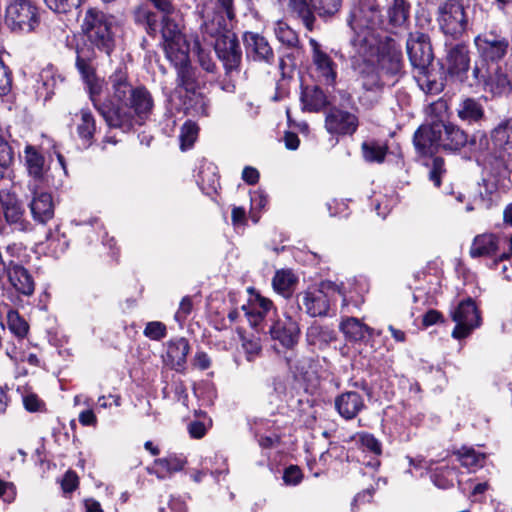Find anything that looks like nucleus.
<instances>
[{
    "instance_id": "4be33fe9",
    "label": "nucleus",
    "mask_w": 512,
    "mask_h": 512,
    "mask_svg": "<svg viewBox=\"0 0 512 512\" xmlns=\"http://www.w3.org/2000/svg\"><path fill=\"white\" fill-rule=\"evenodd\" d=\"M25 165L30 177L28 184L38 183L46 184V167L44 157L36 150L35 147L27 145L24 151Z\"/></svg>"
},
{
    "instance_id": "8fccbe9b",
    "label": "nucleus",
    "mask_w": 512,
    "mask_h": 512,
    "mask_svg": "<svg viewBox=\"0 0 512 512\" xmlns=\"http://www.w3.org/2000/svg\"><path fill=\"white\" fill-rule=\"evenodd\" d=\"M215 167L212 164H207L206 166H202L198 173V183L204 189L205 186L209 189H216V184L218 183V178L215 173Z\"/></svg>"
},
{
    "instance_id": "4468645a",
    "label": "nucleus",
    "mask_w": 512,
    "mask_h": 512,
    "mask_svg": "<svg viewBox=\"0 0 512 512\" xmlns=\"http://www.w3.org/2000/svg\"><path fill=\"white\" fill-rule=\"evenodd\" d=\"M45 184L30 183L28 189L32 193L30 210L33 218L46 223L54 216V203L52 195L43 189Z\"/></svg>"
},
{
    "instance_id": "393cba45",
    "label": "nucleus",
    "mask_w": 512,
    "mask_h": 512,
    "mask_svg": "<svg viewBox=\"0 0 512 512\" xmlns=\"http://www.w3.org/2000/svg\"><path fill=\"white\" fill-rule=\"evenodd\" d=\"M413 142L420 154H432L442 147V130H416Z\"/></svg>"
},
{
    "instance_id": "e2e57ef3",
    "label": "nucleus",
    "mask_w": 512,
    "mask_h": 512,
    "mask_svg": "<svg viewBox=\"0 0 512 512\" xmlns=\"http://www.w3.org/2000/svg\"><path fill=\"white\" fill-rule=\"evenodd\" d=\"M302 479L301 470L297 466H290L285 469L283 480L287 485H297Z\"/></svg>"
},
{
    "instance_id": "680f3d73",
    "label": "nucleus",
    "mask_w": 512,
    "mask_h": 512,
    "mask_svg": "<svg viewBox=\"0 0 512 512\" xmlns=\"http://www.w3.org/2000/svg\"><path fill=\"white\" fill-rule=\"evenodd\" d=\"M198 130H181L179 135L180 149L186 151L190 149L198 137Z\"/></svg>"
},
{
    "instance_id": "f8f14e48",
    "label": "nucleus",
    "mask_w": 512,
    "mask_h": 512,
    "mask_svg": "<svg viewBox=\"0 0 512 512\" xmlns=\"http://www.w3.org/2000/svg\"><path fill=\"white\" fill-rule=\"evenodd\" d=\"M94 58V51L90 48H80L77 50L76 68L86 84L90 99L93 102L95 101V96L99 95L102 89L101 80L97 77L93 64Z\"/></svg>"
},
{
    "instance_id": "0eeeda50",
    "label": "nucleus",
    "mask_w": 512,
    "mask_h": 512,
    "mask_svg": "<svg viewBox=\"0 0 512 512\" xmlns=\"http://www.w3.org/2000/svg\"><path fill=\"white\" fill-rule=\"evenodd\" d=\"M110 112L116 117L118 122H113L112 118L108 122L109 128H117L125 123L128 115V70L125 64L121 65L110 76Z\"/></svg>"
},
{
    "instance_id": "9b49d317",
    "label": "nucleus",
    "mask_w": 512,
    "mask_h": 512,
    "mask_svg": "<svg viewBox=\"0 0 512 512\" xmlns=\"http://www.w3.org/2000/svg\"><path fill=\"white\" fill-rule=\"evenodd\" d=\"M503 249H509L512 253V236L499 237L492 233H484L477 235L470 247V256L477 257H491L499 255Z\"/></svg>"
},
{
    "instance_id": "052dcab7",
    "label": "nucleus",
    "mask_w": 512,
    "mask_h": 512,
    "mask_svg": "<svg viewBox=\"0 0 512 512\" xmlns=\"http://www.w3.org/2000/svg\"><path fill=\"white\" fill-rule=\"evenodd\" d=\"M192 307H193L192 299L189 296H185L181 300L179 308L175 313V316H174L175 320L179 324H182L186 320L188 315L191 313Z\"/></svg>"
},
{
    "instance_id": "2eb2a0df",
    "label": "nucleus",
    "mask_w": 512,
    "mask_h": 512,
    "mask_svg": "<svg viewBox=\"0 0 512 512\" xmlns=\"http://www.w3.org/2000/svg\"><path fill=\"white\" fill-rule=\"evenodd\" d=\"M272 339L277 340L286 348H293L297 343L300 335V327L298 320L289 313H284L269 328Z\"/></svg>"
},
{
    "instance_id": "f3484780",
    "label": "nucleus",
    "mask_w": 512,
    "mask_h": 512,
    "mask_svg": "<svg viewBox=\"0 0 512 512\" xmlns=\"http://www.w3.org/2000/svg\"><path fill=\"white\" fill-rule=\"evenodd\" d=\"M309 44L312 48V61L316 67L318 77L324 83L332 85L336 78L335 64L330 56L321 50L320 44L310 38Z\"/></svg>"
},
{
    "instance_id": "3c124183",
    "label": "nucleus",
    "mask_w": 512,
    "mask_h": 512,
    "mask_svg": "<svg viewBox=\"0 0 512 512\" xmlns=\"http://www.w3.org/2000/svg\"><path fill=\"white\" fill-rule=\"evenodd\" d=\"M40 82L43 88L46 90V98L51 97L54 94V89L58 82H62L63 79L54 73L52 69H44L41 71Z\"/></svg>"
},
{
    "instance_id": "a878e982",
    "label": "nucleus",
    "mask_w": 512,
    "mask_h": 512,
    "mask_svg": "<svg viewBox=\"0 0 512 512\" xmlns=\"http://www.w3.org/2000/svg\"><path fill=\"white\" fill-rule=\"evenodd\" d=\"M6 272L11 285L24 295H31L34 291V282L28 271L13 262H10L6 268Z\"/></svg>"
},
{
    "instance_id": "cd10ccee",
    "label": "nucleus",
    "mask_w": 512,
    "mask_h": 512,
    "mask_svg": "<svg viewBox=\"0 0 512 512\" xmlns=\"http://www.w3.org/2000/svg\"><path fill=\"white\" fill-rule=\"evenodd\" d=\"M448 71L451 74H465L470 66L467 46L459 44L450 49L447 55Z\"/></svg>"
},
{
    "instance_id": "aec40b11",
    "label": "nucleus",
    "mask_w": 512,
    "mask_h": 512,
    "mask_svg": "<svg viewBox=\"0 0 512 512\" xmlns=\"http://www.w3.org/2000/svg\"><path fill=\"white\" fill-rule=\"evenodd\" d=\"M364 408V398L356 391L344 392L335 399V409L345 420L354 419Z\"/></svg>"
},
{
    "instance_id": "de8ad7c7",
    "label": "nucleus",
    "mask_w": 512,
    "mask_h": 512,
    "mask_svg": "<svg viewBox=\"0 0 512 512\" xmlns=\"http://www.w3.org/2000/svg\"><path fill=\"white\" fill-rule=\"evenodd\" d=\"M7 321L10 331L17 337L22 338L27 334L28 324L20 317L17 311H9L7 314Z\"/></svg>"
},
{
    "instance_id": "ea45409f",
    "label": "nucleus",
    "mask_w": 512,
    "mask_h": 512,
    "mask_svg": "<svg viewBox=\"0 0 512 512\" xmlns=\"http://www.w3.org/2000/svg\"><path fill=\"white\" fill-rule=\"evenodd\" d=\"M409 15V4L405 0H392L388 10L390 23L400 26L405 23Z\"/></svg>"
},
{
    "instance_id": "7c9ffc66",
    "label": "nucleus",
    "mask_w": 512,
    "mask_h": 512,
    "mask_svg": "<svg viewBox=\"0 0 512 512\" xmlns=\"http://www.w3.org/2000/svg\"><path fill=\"white\" fill-rule=\"evenodd\" d=\"M340 330L344 333L349 341H361L367 335H371L373 329L363 324L359 319L348 317L342 320Z\"/></svg>"
},
{
    "instance_id": "4c0bfd02",
    "label": "nucleus",
    "mask_w": 512,
    "mask_h": 512,
    "mask_svg": "<svg viewBox=\"0 0 512 512\" xmlns=\"http://www.w3.org/2000/svg\"><path fill=\"white\" fill-rule=\"evenodd\" d=\"M296 281L295 275L290 270H280L273 278V287L284 297H289Z\"/></svg>"
},
{
    "instance_id": "72a5a7b5",
    "label": "nucleus",
    "mask_w": 512,
    "mask_h": 512,
    "mask_svg": "<svg viewBox=\"0 0 512 512\" xmlns=\"http://www.w3.org/2000/svg\"><path fill=\"white\" fill-rule=\"evenodd\" d=\"M377 65L383 76L389 81L390 78L397 75L402 67L401 53L393 51L388 54H382L377 57Z\"/></svg>"
},
{
    "instance_id": "20e7f679",
    "label": "nucleus",
    "mask_w": 512,
    "mask_h": 512,
    "mask_svg": "<svg viewBox=\"0 0 512 512\" xmlns=\"http://www.w3.org/2000/svg\"><path fill=\"white\" fill-rule=\"evenodd\" d=\"M437 23L440 30L454 39L460 38L469 28V19L462 2L446 0L438 6Z\"/></svg>"
},
{
    "instance_id": "c85d7f7f",
    "label": "nucleus",
    "mask_w": 512,
    "mask_h": 512,
    "mask_svg": "<svg viewBox=\"0 0 512 512\" xmlns=\"http://www.w3.org/2000/svg\"><path fill=\"white\" fill-rule=\"evenodd\" d=\"M458 117L469 125L479 124L484 118V109L474 98L463 99L457 107Z\"/></svg>"
},
{
    "instance_id": "79ce46f5",
    "label": "nucleus",
    "mask_w": 512,
    "mask_h": 512,
    "mask_svg": "<svg viewBox=\"0 0 512 512\" xmlns=\"http://www.w3.org/2000/svg\"><path fill=\"white\" fill-rule=\"evenodd\" d=\"M365 160L370 162H382L387 153V146L376 141H365L362 144Z\"/></svg>"
},
{
    "instance_id": "ddd939ff",
    "label": "nucleus",
    "mask_w": 512,
    "mask_h": 512,
    "mask_svg": "<svg viewBox=\"0 0 512 512\" xmlns=\"http://www.w3.org/2000/svg\"><path fill=\"white\" fill-rule=\"evenodd\" d=\"M177 69V87L176 89L181 92L184 90L186 92V97L189 98L190 101L193 98L196 99V103H201L204 105V97L200 92L199 84L197 83L195 71L190 65L189 61V53H185V60L182 63H178L176 60H169Z\"/></svg>"
},
{
    "instance_id": "2f4dec72",
    "label": "nucleus",
    "mask_w": 512,
    "mask_h": 512,
    "mask_svg": "<svg viewBox=\"0 0 512 512\" xmlns=\"http://www.w3.org/2000/svg\"><path fill=\"white\" fill-rule=\"evenodd\" d=\"M326 124L330 128H357L360 123L354 113L332 108L326 116Z\"/></svg>"
},
{
    "instance_id": "a211bd4d",
    "label": "nucleus",
    "mask_w": 512,
    "mask_h": 512,
    "mask_svg": "<svg viewBox=\"0 0 512 512\" xmlns=\"http://www.w3.org/2000/svg\"><path fill=\"white\" fill-rule=\"evenodd\" d=\"M244 43L247 57L252 58L254 61L265 63L273 61L274 53L265 37L257 33L246 32L244 34Z\"/></svg>"
},
{
    "instance_id": "dca6fc26",
    "label": "nucleus",
    "mask_w": 512,
    "mask_h": 512,
    "mask_svg": "<svg viewBox=\"0 0 512 512\" xmlns=\"http://www.w3.org/2000/svg\"><path fill=\"white\" fill-rule=\"evenodd\" d=\"M474 42L480 54L491 61L502 59L509 46L506 38L492 33L477 36Z\"/></svg>"
},
{
    "instance_id": "7ed1b4c3",
    "label": "nucleus",
    "mask_w": 512,
    "mask_h": 512,
    "mask_svg": "<svg viewBox=\"0 0 512 512\" xmlns=\"http://www.w3.org/2000/svg\"><path fill=\"white\" fill-rule=\"evenodd\" d=\"M81 27L91 44L107 54L111 52L115 34L111 18L102 11L90 8L85 13Z\"/></svg>"
},
{
    "instance_id": "4d7b16f0",
    "label": "nucleus",
    "mask_w": 512,
    "mask_h": 512,
    "mask_svg": "<svg viewBox=\"0 0 512 512\" xmlns=\"http://www.w3.org/2000/svg\"><path fill=\"white\" fill-rule=\"evenodd\" d=\"M12 87L11 71L0 58V95H6Z\"/></svg>"
},
{
    "instance_id": "338daca9",
    "label": "nucleus",
    "mask_w": 512,
    "mask_h": 512,
    "mask_svg": "<svg viewBox=\"0 0 512 512\" xmlns=\"http://www.w3.org/2000/svg\"><path fill=\"white\" fill-rule=\"evenodd\" d=\"M281 140L284 141L285 147L289 150H296L300 144L298 135L291 130H286Z\"/></svg>"
},
{
    "instance_id": "bb28decb",
    "label": "nucleus",
    "mask_w": 512,
    "mask_h": 512,
    "mask_svg": "<svg viewBox=\"0 0 512 512\" xmlns=\"http://www.w3.org/2000/svg\"><path fill=\"white\" fill-rule=\"evenodd\" d=\"M190 346L185 338H177L167 343L166 363L175 370H180L186 363Z\"/></svg>"
},
{
    "instance_id": "774afa93",
    "label": "nucleus",
    "mask_w": 512,
    "mask_h": 512,
    "mask_svg": "<svg viewBox=\"0 0 512 512\" xmlns=\"http://www.w3.org/2000/svg\"><path fill=\"white\" fill-rule=\"evenodd\" d=\"M242 179L250 185L256 184L259 180V172L254 167L246 166L242 171Z\"/></svg>"
},
{
    "instance_id": "f257e3e1",
    "label": "nucleus",
    "mask_w": 512,
    "mask_h": 512,
    "mask_svg": "<svg viewBox=\"0 0 512 512\" xmlns=\"http://www.w3.org/2000/svg\"><path fill=\"white\" fill-rule=\"evenodd\" d=\"M354 68L358 72V79L361 82L364 93L360 96V101L366 105H372L377 102L379 93L388 83L383 76L378 65L374 63L371 57L375 56V49L368 46L364 39L355 40Z\"/></svg>"
},
{
    "instance_id": "f704fd0d",
    "label": "nucleus",
    "mask_w": 512,
    "mask_h": 512,
    "mask_svg": "<svg viewBox=\"0 0 512 512\" xmlns=\"http://www.w3.org/2000/svg\"><path fill=\"white\" fill-rule=\"evenodd\" d=\"M301 101L304 109L308 111H319L326 103L324 92L317 86H307L303 89Z\"/></svg>"
},
{
    "instance_id": "13d9d810",
    "label": "nucleus",
    "mask_w": 512,
    "mask_h": 512,
    "mask_svg": "<svg viewBox=\"0 0 512 512\" xmlns=\"http://www.w3.org/2000/svg\"><path fill=\"white\" fill-rule=\"evenodd\" d=\"M23 405L29 412H39L44 408V402L33 392H27L23 396Z\"/></svg>"
},
{
    "instance_id": "6e6552de",
    "label": "nucleus",
    "mask_w": 512,
    "mask_h": 512,
    "mask_svg": "<svg viewBox=\"0 0 512 512\" xmlns=\"http://www.w3.org/2000/svg\"><path fill=\"white\" fill-rule=\"evenodd\" d=\"M6 20L13 31L32 32L39 25L38 9L29 0H14L6 9Z\"/></svg>"
},
{
    "instance_id": "6ab92c4d",
    "label": "nucleus",
    "mask_w": 512,
    "mask_h": 512,
    "mask_svg": "<svg viewBox=\"0 0 512 512\" xmlns=\"http://www.w3.org/2000/svg\"><path fill=\"white\" fill-rule=\"evenodd\" d=\"M187 461L182 455L170 454L154 460L151 466L146 468L150 475H155L159 480L169 478L173 473L182 471Z\"/></svg>"
},
{
    "instance_id": "a18cd8bd",
    "label": "nucleus",
    "mask_w": 512,
    "mask_h": 512,
    "mask_svg": "<svg viewBox=\"0 0 512 512\" xmlns=\"http://www.w3.org/2000/svg\"><path fill=\"white\" fill-rule=\"evenodd\" d=\"M13 153L7 141L0 136V179L9 177Z\"/></svg>"
},
{
    "instance_id": "69168bd1",
    "label": "nucleus",
    "mask_w": 512,
    "mask_h": 512,
    "mask_svg": "<svg viewBox=\"0 0 512 512\" xmlns=\"http://www.w3.org/2000/svg\"><path fill=\"white\" fill-rule=\"evenodd\" d=\"M15 495L14 486L11 483L0 480V499L6 503H10L14 500Z\"/></svg>"
},
{
    "instance_id": "e433bc0d",
    "label": "nucleus",
    "mask_w": 512,
    "mask_h": 512,
    "mask_svg": "<svg viewBox=\"0 0 512 512\" xmlns=\"http://www.w3.org/2000/svg\"><path fill=\"white\" fill-rule=\"evenodd\" d=\"M274 34L277 40L288 48L299 47L298 34L284 21L278 20L274 23Z\"/></svg>"
},
{
    "instance_id": "39448f33",
    "label": "nucleus",
    "mask_w": 512,
    "mask_h": 512,
    "mask_svg": "<svg viewBox=\"0 0 512 512\" xmlns=\"http://www.w3.org/2000/svg\"><path fill=\"white\" fill-rule=\"evenodd\" d=\"M335 293L343 295L341 286L331 281H323L318 288L308 289L298 294V306L311 317L324 316L329 310L331 297Z\"/></svg>"
},
{
    "instance_id": "6e6d98bb",
    "label": "nucleus",
    "mask_w": 512,
    "mask_h": 512,
    "mask_svg": "<svg viewBox=\"0 0 512 512\" xmlns=\"http://www.w3.org/2000/svg\"><path fill=\"white\" fill-rule=\"evenodd\" d=\"M46 6L58 14L68 13L76 4L74 0H43Z\"/></svg>"
},
{
    "instance_id": "37998d69",
    "label": "nucleus",
    "mask_w": 512,
    "mask_h": 512,
    "mask_svg": "<svg viewBox=\"0 0 512 512\" xmlns=\"http://www.w3.org/2000/svg\"><path fill=\"white\" fill-rule=\"evenodd\" d=\"M4 216L8 222L17 223L23 215V209L20 202L11 195L2 199Z\"/></svg>"
},
{
    "instance_id": "c756f323",
    "label": "nucleus",
    "mask_w": 512,
    "mask_h": 512,
    "mask_svg": "<svg viewBox=\"0 0 512 512\" xmlns=\"http://www.w3.org/2000/svg\"><path fill=\"white\" fill-rule=\"evenodd\" d=\"M306 339L309 345L323 349L336 339V335L329 327L313 324L307 329Z\"/></svg>"
},
{
    "instance_id": "c03bdc74",
    "label": "nucleus",
    "mask_w": 512,
    "mask_h": 512,
    "mask_svg": "<svg viewBox=\"0 0 512 512\" xmlns=\"http://www.w3.org/2000/svg\"><path fill=\"white\" fill-rule=\"evenodd\" d=\"M511 256L512 253H510L509 249H503V251L497 255L490 264L491 269L499 270V273L503 278L508 281L512 279V274L509 273L512 271V262L510 260Z\"/></svg>"
},
{
    "instance_id": "473e14b6",
    "label": "nucleus",
    "mask_w": 512,
    "mask_h": 512,
    "mask_svg": "<svg viewBox=\"0 0 512 512\" xmlns=\"http://www.w3.org/2000/svg\"><path fill=\"white\" fill-rule=\"evenodd\" d=\"M427 124L420 125L418 128H448L447 126V107L443 101L431 104L427 110Z\"/></svg>"
},
{
    "instance_id": "a19ab883",
    "label": "nucleus",
    "mask_w": 512,
    "mask_h": 512,
    "mask_svg": "<svg viewBox=\"0 0 512 512\" xmlns=\"http://www.w3.org/2000/svg\"><path fill=\"white\" fill-rule=\"evenodd\" d=\"M289 7L298 14L308 30L313 29L315 17L311 10V4L309 5L306 0H289Z\"/></svg>"
},
{
    "instance_id": "5fc2aeb1",
    "label": "nucleus",
    "mask_w": 512,
    "mask_h": 512,
    "mask_svg": "<svg viewBox=\"0 0 512 512\" xmlns=\"http://www.w3.org/2000/svg\"><path fill=\"white\" fill-rule=\"evenodd\" d=\"M358 439L361 445L368 451L376 455L381 454V443L372 434L360 433L358 434Z\"/></svg>"
},
{
    "instance_id": "864d4df0",
    "label": "nucleus",
    "mask_w": 512,
    "mask_h": 512,
    "mask_svg": "<svg viewBox=\"0 0 512 512\" xmlns=\"http://www.w3.org/2000/svg\"><path fill=\"white\" fill-rule=\"evenodd\" d=\"M166 326L162 322L152 321L147 323L144 335L151 340H161L166 336Z\"/></svg>"
},
{
    "instance_id": "603ef678",
    "label": "nucleus",
    "mask_w": 512,
    "mask_h": 512,
    "mask_svg": "<svg viewBox=\"0 0 512 512\" xmlns=\"http://www.w3.org/2000/svg\"><path fill=\"white\" fill-rule=\"evenodd\" d=\"M48 248L51 252L58 256L68 247V242L64 234H60L58 230L50 232L47 235Z\"/></svg>"
},
{
    "instance_id": "412c9836",
    "label": "nucleus",
    "mask_w": 512,
    "mask_h": 512,
    "mask_svg": "<svg viewBox=\"0 0 512 512\" xmlns=\"http://www.w3.org/2000/svg\"><path fill=\"white\" fill-rule=\"evenodd\" d=\"M484 90L493 96L508 95L512 91V72L505 67H496L485 80Z\"/></svg>"
},
{
    "instance_id": "1a4fd4ad",
    "label": "nucleus",
    "mask_w": 512,
    "mask_h": 512,
    "mask_svg": "<svg viewBox=\"0 0 512 512\" xmlns=\"http://www.w3.org/2000/svg\"><path fill=\"white\" fill-rule=\"evenodd\" d=\"M407 54L413 68L420 76H428L433 61L429 37L422 32L410 33L406 43Z\"/></svg>"
},
{
    "instance_id": "c9c22d12",
    "label": "nucleus",
    "mask_w": 512,
    "mask_h": 512,
    "mask_svg": "<svg viewBox=\"0 0 512 512\" xmlns=\"http://www.w3.org/2000/svg\"><path fill=\"white\" fill-rule=\"evenodd\" d=\"M467 144L476 145L475 139L468 140L465 130H443L442 147L449 150H458Z\"/></svg>"
},
{
    "instance_id": "0e129e2a",
    "label": "nucleus",
    "mask_w": 512,
    "mask_h": 512,
    "mask_svg": "<svg viewBox=\"0 0 512 512\" xmlns=\"http://www.w3.org/2000/svg\"><path fill=\"white\" fill-rule=\"evenodd\" d=\"M61 486L64 492H72L78 486L77 475L72 471L66 472L61 482Z\"/></svg>"
},
{
    "instance_id": "9d476101",
    "label": "nucleus",
    "mask_w": 512,
    "mask_h": 512,
    "mask_svg": "<svg viewBox=\"0 0 512 512\" xmlns=\"http://www.w3.org/2000/svg\"><path fill=\"white\" fill-rule=\"evenodd\" d=\"M452 318L456 322L452 336L456 339L467 337L472 330L480 325V315L471 298L458 304L452 313Z\"/></svg>"
},
{
    "instance_id": "f03ea898",
    "label": "nucleus",
    "mask_w": 512,
    "mask_h": 512,
    "mask_svg": "<svg viewBox=\"0 0 512 512\" xmlns=\"http://www.w3.org/2000/svg\"><path fill=\"white\" fill-rule=\"evenodd\" d=\"M202 13L204 18L202 31L204 35L216 38L214 49L226 72L237 70L241 63L242 52L235 35L227 32L226 19L218 13H215L212 19L208 11H202Z\"/></svg>"
},
{
    "instance_id": "423d86ee",
    "label": "nucleus",
    "mask_w": 512,
    "mask_h": 512,
    "mask_svg": "<svg viewBox=\"0 0 512 512\" xmlns=\"http://www.w3.org/2000/svg\"><path fill=\"white\" fill-rule=\"evenodd\" d=\"M160 11L164 13L162 18V37L166 57L169 60H176L178 63H182L185 60V53L190 52V42L181 33L178 24L172 18L175 12L174 6L171 4L170 11Z\"/></svg>"
},
{
    "instance_id": "b1692460",
    "label": "nucleus",
    "mask_w": 512,
    "mask_h": 512,
    "mask_svg": "<svg viewBox=\"0 0 512 512\" xmlns=\"http://www.w3.org/2000/svg\"><path fill=\"white\" fill-rule=\"evenodd\" d=\"M152 107L153 100L149 91L143 87L136 88L130 97V109H133L137 118L130 122V126L143 125V120L149 116Z\"/></svg>"
},
{
    "instance_id": "09e8293b",
    "label": "nucleus",
    "mask_w": 512,
    "mask_h": 512,
    "mask_svg": "<svg viewBox=\"0 0 512 512\" xmlns=\"http://www.w3.org/2000/svg\"><path fill=\"white\" fill-rule=\"evenodd\" d=\"M193 50L197 53L198 61L201 67L207 72L213 73L216 69V65L213 62L210 53L206 52L200 44L198 38L193 40L192 47L190 46V51Z\"/></svg>"
},
{
    "instance_id": "5701e85b",
    "label": "nucleus",
    "mask_w": 512,
    "mask_h": 512,
    "mask_svg": "<svg viewBox=\"0 0 512 512\" xmlns=\"http://www.w3.org/2000/svg\"><path fill=\"white\" fill-rule=\"evenodd\" d=\"M272 307L271 300L256 294L247 305L242 306V310L245 312L250 325L256 330H261V323Z\"/></svg>"
},
{
    "instance_id": "49530a36",
    "label": "nucleus",
    "mask_w": 512,
    "mask_h": 512,
    "mask_svg": "<svg viewBox=\"0 0 512 512\" xmlns=\"http://www.w3.org/2000/svg\"><path fill=\"white\" fill-rule=\"evenodd\" d=\"M310 4L319 16H332L340 10L342 0H310Z\"/></svg>"
},
{
    "instance_id": "bf43d9fd",
    "label": "nucleus",
    "mask_w": 512,
    "mask_h": 512,
    "mask_svg": "<svg viewBox=\"0 0 512 512\" xmlns=\"http://www.w3.org/2000/svg\"><path fill=\"white\" fill-rule=\"evenodd\" d=\"M445 172L444 161L442 158L436 157L433 159L432 168L429 172V179L434 183L436 187L441 184V177Z\"/></svg>"
},
{
    "instance_id": "58836bf2",
    "label": "nucleus",
    "mask_w": 512,
    "mask_h": 512,
    "mask_svg": "<svg viewBox=\"0 0 512 512\" xmlns=\"http://www.w3.org/2000/svg\"><path fill=\"white\" fill-rule=\"evenodd\" d=\"M461 465L470 469L482 467L485 461V454L475 451L473 448L463 447L457 452Z\"/></svg>"
}]
</instances>
